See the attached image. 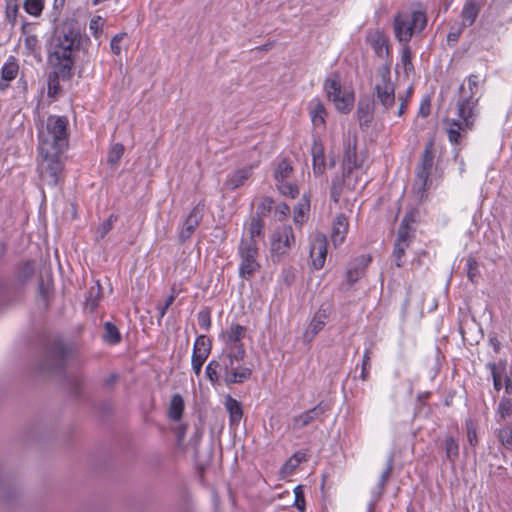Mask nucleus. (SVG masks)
Masks as SVG:
<instances>
[{
    "label": "nucleus",
    "mask_w": 512,
    "mask_h": 512,
    "mask_svg": "<svg viewBox=\"0 0 512 512\" xmlns=\"http://www.w3.org/2000/svg\"><path fill=\"white\" fill-rule=\"evenodd\" d=\"M207 358L208 356L192 353L191 365L196 376L201 374L202 366Z\"/></svg>",
    "instance_id": "obj_52"
},
{
    "label": "nucleus",
    "mask_w": 512,
    "mask_h": 512,
    "mask_svg": "<svg viewBox=\"0 0 512 512\" xmlns=\"http://www.w3.org/2000/svg\"><path fill=\"white\" fill-rule=\"evenodd\" d=\"M95 288L92 287L89 291V296L87 297L86 299V305L91 309V310H94L95 307L98 305V294H99V291H100V287L98 286L96 288V296L94 297L93 296V292H94Z\"/></svg>",
    "instance_id": "obj_59"
},
{
    "label": "nucleus",
    "mask_w": 512,
    "mask_h": 512,
    "mask_svg": "<svg viewBox=\"0 0 512 512\" xmlns=\"http://www.w3.org/2000/svg\"><path fill=\"white\" fill-rule=\"evenodd\" d=\"M428 188V181L415 179L413 183V192L419 201H422L425 198Z\"/></svg>",
    "instance_id": "obj_51"
},
{
    "label": "nucleus",
    "mask_w": 512,
    "mask_h": 512,
    "mask_svg": "<svg viewBox=\"0 0 512 512\" xmlns=\"http://www.w3.org/2000/svg\"><path fill=\"white\" fill-rule=\"evenodd\" d=\"M373 101L383 112H389L396 104L395 85L391 81L390 67L382 65L376 71Z\"/></svg>",
    "instance_id": "obj_7"
},
{
    "label": "nucleus",
    "mask_w": 512,
    "mask_h": 512,
    "mask_svg": "<svg viewBox=\"0 0 512 512\" xmlns=\"http://www.w3.org/2000/svg\"><path fill=\"white\" fill-rule=\"evenodd\" d=\"M279 192L284 196L295 198L299 194V189L295 184L287 181L277 182Z\"/></svg>",
    "instance_id": "obj_47"
},
{
    "label": "nucleus",
    "mask_w": 512,
    "mask_h": 512,
    "mask_svg": "<svg viewBox=\"0 0 512 512\" xmlns=\"http://www.w3.org/2000/svg\"><path fill=\"white\" fill-rule=\"evenodd\" d=\"M496 413L500 420H505L510 417L512 415V400L507 397H502L498 403Z\"/></svg>",
    "instance_id": "obj_43"
},
{
    "label": "nucleus",
    "mask_w": 512,
    "mask_h": 512,
    "mask_svg": "<svg viewBox=\"0 0 512 512\" xmlns=\"http://www.w3.org/2000/svg\"><path fill=\"white\" fill-rule=\"evenodd\" d=\"M264 221L260 217L253 216L248 226V238L244 240H251L253 244H257V239L264 236Z\"/></svg>",
    "instance_id": "obj_28"
},
{
    "label": "nucleus",
    "mask_w": 512,
    "mask_h": 512,
    "mask_svg": "<svg viewBox=\"0 0 512 512\" xmlns=\"http://www.w3.org/2000/svg\"><path fill=\"white\" fill-rule=\"evenodd\" d=\"M253 166L245 167L235 171L225 182V186L230 190H235L243 186L252 175Z\"/></svg>",
    "instance_id": "obj_24"
},
{
    "label": "nucleus",
    "mask_w": 512,
    "mask_h": 512,
    "mask_svg": "<svg viewBox=\"0 0 512 512\" xmlns=\"http://www.w3.org/2000/svg\"><path fill=\"white\" fill-rule=\"evenodd\" d=\"M24 10L31 16H40L43 8L44 1L43 0H25L23 4Z\"/></svg>",
    "instance_id": "obj_44"
},
{
    "label": "nucleus",
    "mask_w": 512,
    "mask_h": 512,
    "mask_svg": "<svg viewBox=\"0 0 512 512\" xmlns=\"http://www.w3.org/2000/svg\"><path fill=\"white\" fill-rule=\"evenodd\" d=\"M327 255V240L322 234L315 236L310 246V257L315 269H321L324 266Z\"/></svg>",
    "instance_id": "obj_16"
},
{
    "label": "nucleus",
    "mask_w": 512,
    "mask_h": 512,
    "mask_svg": "<svg viewBox=\"0 0 512 512\" xmlns=\"http://www.w3.org/2000/svg\"><path fill=\"white\" fill-rule=\"evenodd\" d=\"M394 468V455L391 453L389 454L387 460H386V466L383 472L380 475L376 491H374V494L379 498L382 493L384 492L385 486L388 482V480L391 477L392 471Z\"/></svg>",
    "instance_id": "obj_26"
},
{
    "label": "nucleus",
    "mask_w": 512,
    "mask_h": 512,
    "mask_svg": "<svg viewBox=\"0 0 512 512\" xmlns=\"http://www.w3.org/2000/svg\"><path fill=\"white\" fill-rule=\"evenodd\" d=\"M378 107L373 100L361 98L358 102L357 117L360 127H368L373 119V112Z\"/></svg>",
    "instance_id": "obj_21"
},
{
    "label": "nucleus",
    "mask_w": 512,
    "mask_h": 512,
    "mask_svg": "<svg viewBox=\"0 0 512 512\" xmlns=\"http://www.w3.org/2000/svg\"><path fill=\"white\" fill-rule=\"evenodd\" d=\"M398 100H399V105H398L396 115L398 117H401L407 109L408 101L406 98H403L401 96H399Z\"/></svg>",
    "instance_id": "obj_63"
},
{
    "label": "nucleus",
    "mask_w": 512,
    "mask_h": 512,
    "mask_svg": "<svg viewBox=\"0 0 512 512\" xmlns=\"http://www.w3.org/2000/svg\"><path fill=\"white\" fill-rule=\"evenodd\" d=\"M433 161V141H429L425 145L424 151L421 155L420 162L417 165V167L431 171L433 167Z\"/></svg>",
    "instance_id": "obj_35"
},
{
    "label": "nucleus",
    "mask_w": 512,
    "mask_h": 512,
    "mask_svg": "<svg viewBox=\"0 0 512 512\" xmlns=\"http://www.w3.org/2000/svg\"><path fill=\"white\" fill-rule=\"evenodd\" d=\"M357 138L348 137L345 142V150L343 153V177H350L351 173L355 169H359L362 166V161L359 160L357 155Z\"/></svg>",
    "instance_id": "obj_14"
},
{
    "label": "nucleus",
    "mask_w": 512,
    "mask_h": 512,
    "mask_svg": "<svg viewBox=\"0 0 512 512\" xmlns=\"http://www.w3.org/2000/svg\"><path fill=\"white\" fill-rule=\"evenodd\" d=\"M480 11L479 5L474 1H468L465 3L462 9V20L464 26H471L476 20Z\"/></svg>",
    "instance_id": "obj_30"
},
{
    "label": "nucleus",
    "mask_w": 512,
    "mask_h": 512,
    "mask_svg": "<svg viewBox=\"0 0 512 512\" xmlns=\"http://www.w3.org/2000/svg\"><path fill=\"white\" fill-rule=\"evenodd\" d=\"M402 52H401V62L404 67L405 72L408 74L413 70V64H412V55L411 50L408 44H401Z\"/></svg>",
    "instance_id": "obj_48"
},
{
    "label": "nucleus",
    "mask_w": 512,
    "mask_h": 512,
    "mask_svg": "<svg viewBox=\"0 0 512 512\" xmlns=\"http://www.w3.org/2000/svg\"><path fill=\"white\" fill-rule=\"evenodd\" d=\"M184 411V400L180 394H174L168 408V417L173 421H179Z\"/></svg>",
    "instance_id": "obj_29"
},
{
    "label": "nucleus",
    "mask_w": 512,
    "mask_h": 512,
    "mask_svg": "<svg viewBox=\"0 0 512 512\" xmlns=\"http://www.w3.org/2000/svg\"><path fill=\"white\" fill-rule=\"evenodd\" d=\"M258 246L253 244L251 240H240L238 246V255L240 257L239 276L244 279H249L259 268L257 262Z\"/></svg>",
    "instance_id": "obj_10"
},
{
    "label": "nucleus",
    "mask_w": 512,
    "mask_h": 512,
    "mask_svg": "<svg viewBox=\"0 0 512 512\" xmlns=\"http://www.w3.org/2000/svg\"><path fill=\"white\" fill-rule=\"evenodd\" d=\"M104 334L102 339L110 345H116L121 341V334L119 329L111 322L104 323Z\"/></svg>",
    "instance_id": "obj_33"
},
{
    "label": "nucleus",
    "mask_w": 512,
    "mask_h": 512,
    "mask_svg": "<svg viewBox=\"0 0 512 512\" xmlns=\"http://www.w3.org/2000/svg\"><path fill=\"white\" fill-rule=\"evenodd\" d=\"M210 352H211L210 340L204 335L198 336L196 338L194 346H193V353L204 355V356H209Z\"/></svg>",
    "instance_id": "obj_38"
},
{
    "label": "nucleus",
    "mask_w": 512,
    "mask_h": 512,
    "mask_svg": "<svg viewBox=\"0 0 512 512\" xmlns=\"http://www.w3.org/2000/svg\"><path fill=\"white\" fill-rule=\"evenodd\" d=\"M466 274L473 284L478 283L480 277L479 263L473 257H469L466 261Z\"/></svg>",
    "instance_id": "obj_40"
},
{
    "label": "nucleus",
    "mask_w": 512,
    "mask_h": 512,
    "mask_svg": "<svg viewBox=\"0 0 512 512\" xmlns=\"http://www.w3.org/2000/svg\"><path fill=\"white\" fill-rule=\"evenodd\" d=\"M304 455L300 453H295L289 460L285 463L283 469L285 470H294L303 460Z\"/></svg>",
    "instance_id": "obj_56"
},
{
    "label": "nucleus",
    "mask_w": 512,
    "mask_h": 512,
    "mask_svg": "<svg viewBox=\"0 0 512 512\" xmlns=\"http://www.w3.org/2000/svg\"><path fill=\"white\" fill-rule=\"evenodd\" d=\"M19 12V5L16 0L6 1L5 18L11 26H15L17 22V15Z\"/></svg>",
    "instance_id": "obj_42"
},
{
    "label": "nucleus",
    "mask_w": 512,
    "mask_h": 512,
    "mask_svg": "<svg viewBox=\"0 0 512 512\" xmlns=\"http://www.w3.org/2000/svg\"><path fill=\"white\" fill-rule=\"evenodd\" d=\"M313 171L315 174H322L325 168V157L323 147L314 144L312 147Z\"/></svg>",
    "instance_id": "obj_32"
},
{
    "label": "nucleus",
    "mask_w": 512,
    "mask_h": 512,
    "mask_svg": "<svg viewBox=\"0 0 512 512\" xmlns=\"http://www.w3.org/2000/svg\"><path fill=\"white\" fill-rule=\"evenodd\" d=\"M293 505L301 512L305 510L304 494L300 486L294 489Z\"/></svg>",
    "instance_id": "obj_54"
},
{
    "label": "nucleus",
    "mask_w": 512,
    "mask_h": 512,
    "mask_svg": "<svg viewBox=\"0 0 512 512\" xmlns=\"http://www.w3.org/2000/svg\"><path fill=\"white\" fill-rule=\"evenodd\" d=\"M309 111L314 126L324 125L327 112L323 103L318 98H314L309 102Z\"/></svg>",
    "instance_id": "obj_25"
},
{
    "label": "nucleus",
    "mask_w": 512,
    "mask_h": 512,
    "mask_svg": "<svg viewBox=\"0 0 512 512\" xmlns=\"http://www.w3.org/2000/svg\"><path fill=\"white\" fill-rule=\"evenodd\" d=\"M349 223L347 217L340 213L336 215L332 224L331 240L335 247L340 246L348 233Z\"/></svg>",
    "instance_id": "obj_19"
},
{
    "label": "nucleus",
    "mask_w": 512,
    "mask_h": 512,
    "mask_svg": "<svg viewBox=\"0 0 512 512\" xmlns=\"http://www.w3.org/2000/svg\"><path fill=\"white\" fill-rule=\"evenodd\" d=\"M292 172H293V167H292L291 163L287 159H282L278 163V165L274 171V178H275L276 182L286 181V179H288L290 177Z\"/></svg>",
    "instance_id": "obj_36"
},
{
    "label": "nucleus",
    "mask_w": 512,
    "mask_h": 512,
    "mask_svg": "<svg viewBox=\"0 0 512 512\" xmlns=\"http://www.w3.org/2000/svg\"><path fill=\"white\" fill-rule=\"evenodd\" d=\"M124 150V146L121 143L114 144L108 152V164L112 166L117 165L124 154Z\"/></svg>",
    "instance_id": "obj_46"
},
{
    "label": "nucleus",
    "mask_w": 512,
    "mask_h": 512,
    "mask_svg": "<svg viewBox=\"0 0 512 512\" xmlns=\"http://www.w3.org/2000/svg\"><path fill=\"white\" fill-rule=\"evenodd\" d=\"M19 65L13 56H10L1 68V78L7 82L16 78Z\"/></svg>",
    "instance_id": "obj_31"
},
{
    "label": "nucleus",
    "mask_w": 512,
    "mask_h": 512,
    "mask_svg": "<svg viewBox=\"0 0 512 512\" xmlns=\"http://www.w3.org/2000/svg\"><path fill=\"white\" fill-rule=\"evenodd\" d=\"M74 353L73 346L55 341L46 350L44 359L39 364V370L43 373L60 374L64 371L66 361L73 357Z\"/></svg>",
    "instance_id": "obj_8"
},
{
    "label": "nucleus",
    "mask_w": 512,
    "mask_h": 512,
    "mask_svg": "<svg viewBox=\"0 0 512 512\" xmlns=\"http://www.w3.org/2000/svg\"><path fill=\"white\" fill-rule=\"evenodd\" d=\"M367 42L378 57L388 58L390 56L389 42L382 31H370L367 35Z\"/></svg>",
    "instance_id": "obj_17"
},
{
    "label": "nucleus",
    "mask_w": 512,
    "mask_h": 512,
    "mask_svg": "<svg viewBox=\"0 0 512 512\" xmlns=\"http://www.w3.org/2000/svg\"><path fill=\"white\" fill-rule=\"evenodd\" d=\"M480 78L476 74H470L467 77L468 89L465 87L464 83L459 87V99L457 101V105L463 100H474L475 101V110L478 111L477 106L479 102V96H476L478 86H479Z\"/></svg>",
    "instance_id": "obj_20"
},
{
    "label": "nucleus",
    "mask_w": 512,
    "mask_h": 512,
    "mask_svg": "<svg viewBox=\"0 0 512 512\" xmlns=\"http://www.w3.org/2000/svg\"><path fill=\"white\" fill-rule=\"evenodd\" d=\"M409 222L410 218L408 216H405L402 219L397 231V238L394 243L395 247L402 249L404 252L410 246L412 239L414 238Z\"/></svg>",
    "instance_id": "obj_22"
},
{
    "label": "nucleus",
    "mask_w": 512,
    "mask_h": 512,
    "mask_svg": "<svg viewBox=\"0 0 512 512\" xmlns=\"http://www.w3.org/2000/svg\"><path fill=\"white\" fill-rule=\"evenodd\" d=\"M444 449L446 459L450 463H455L459 456V444L453 436H448L444 440Z\"/></svg>",
    "instance_id": "obj_34"
},
{
    "label": "nucleus",
    "mask_w": 512,
    "mask_h": 512,
    "mask_svg": "<svg viewBox=\"0 0 512 512\" xmlns=\"http://www.w3.org/2000/svg\"><path fill=\"white\" fill-rule=\"evenodd\" d=\"M225 408L229 414V422L231 426H237L243 416V407L241 402L233 398L231 395L225 396Z\"/></svg>",
    "instance_id": "obj_23"
},
{
    "label": "nucleus",
    "mask_w": 512,
    "mask_h": 512,
    "mask_svg": "<svg viewBox=\"0 0 512 512\" xmlns=\"http://www.w3.org/2000/svg\"><path fill=\"white\" fill-rule=\"evenodd\" d=\"M370 350L367 349L364 352L363 359H362V371H361V379L363 381H366L369 375V369H370Z\"/></svg>",
    "instance_id": "obj_55"
},
{
    "label": "nucleus",
    "mask_w": 512,
    "mask_h": 512,
    "mask_svg": "<svg viewBox=\"0 0 512 512\" xmlns=\"http://www.w3.org/2000/svg\"><path fill=\"white\" fill-rule=\"evenodd\" d=\"M310 205L307 199L303 198L302 202L294 209L293 219L296 224H302L305 221V216L309 211Z\"/></svg>",
    "instance_id": "obj_45"
},
{
    "label": "nucleus",
    "mask_w": 512,
    "mask_h": 512,
    "mask_svg": "<svg viewBox=\"0 0 512 512\" xmlns=\"http://www.w3.org/2000/svg\"><path fill=\"white\" fill-rule=\"evenodd\" d=\"M80 33L71 28L59 32L49 55L53 72L48 76V96L56 99L61 93L59 80H69L73 76L75 52L80 46Z\"/></svg>",
    "instance_id": "obj_1"
},
{
    "label": "nucleus",
    "mask_w": 512,
    "mask_h": 512,
    "mask_svg": "<svg viewBox=\"0 0 512 512\" xmlns=\"http://www.w3.org/2000/svg\"><path fill=\"white\" fill-rule=\"evenodd\" d=\"M324 89L328 99L334 103L339 112L348 113L351 111L354 95L352 92L342 90L338 74H334L325 80Z\"/></svg>",
    "instance_id": "obj_9"
},
{
    "label": "nucleus",
    "mask_w": 512,
    "mask_h": 512,
    "mask_svg": "<svg viewBox=\"0 0 512 512\" xmlns=\"http://www.w3.org/2000/svg\"><path fill=\"white\" fill-rule=\"evenodd\" d=\"M486 367L490 370L491 376L493 379L494 389L499 392L502 388V375L504 372V367H499L493 362H489Z\"/></svg>",
    "instance_id": "obj_41"
},
{
    "label": "nucleus",
    "mask_w": 512,
    "mask_h": 512,
    "mask_svg": "<svg viewBox=\"0 0 512 512\" xmlns=\"http://www.w3.org/2000/svg\"><path fill=\"white\" fill-rule=\"evenodd\" d=\"M393 258L395 265L400 268L405 263V252L402 249L394 246Z\"/></svg>",
    "instance_id": "obj_60"
},
{
    "label": "nucleus",
    "mask_w": 512,
    "mask_h": 512,
    "mask_svg": "<svg viewBox=\"0 0 512 512\" xmlns=\"http://www.w3.org/2000/svg\"><path fill=\"white\" fill-rule=\"evenodd\" d=\"M22 494L18 487H8L0 490V503L6 506H14L21 501Z\"/></svg>",
    "instance_id": "obj_27"
},
{
    "label": "nucleus",
    "mask_w": 512,
    "mask_h": 512,
    "mask_svg": "<svg viewBox=\"0 0 512 512\" xmlns=\"http://www.w3.org/2000/svg\"><path fill=\"white\" fill-rule=\"evenodd\" d=\"M68 119L65 116L50 115L38 128V148L45 154L63 153L69 147Z\"/></svg>",
    "instance_id": "obj_3"
},
{
    "label": "nucleus",
    "mask_w": 512,
    "mask_h": 512,
    "mask_svg": "<svg viewBox=\"0 0 512 512\" xmlns=\"http://www.w3.org/2000/svg\"><path fill=\"white\" fill-rule=\"evenodd\" d=\"M124 36H125V34H117L111 39L110 47H111V51L113 54L120 55V53H121L120 43Z\"/></svg>",
    "instance_id": "obj_58"
},
{
    "label": "nucleus",
    "mask_w": 512,
    "mask_h": 512,
    "mask_svg": "<svg viewBox=\"0 0 512 512\" xmlns=\"http://www.w3.org/2000/svg\"><path fill=\"white\" fill-rule=\"evenodd\" d=\"M459 119L446 120V133L452 144H460L467 132L474 127L478 111L475 110V101L463 99L458 105Z\"/></svg>",
    "instance_id": "obj_4"
},
{
    "label": "nucleus",
    "mask_w": 512,
    "mask_h": 512,
    "mask_svg": "<svg viewBox=\"0 0 512 512\" xmlns=\"http://www.w3.org/2000/svg\"><path fill=\"white\" fill-rule=\"evenodd\" d=\"M467 439L469 444L473 447L478 443L476 428L471 421L467 422Z\"/></svg>",
    "instance_id": "obj_57"
},
{
    "label": "nucleus",
    "mask_w": 512,
    "mask_h": 512,
    "mask_svg": "<svg viewBox=\"0 0 512 512\" xmlns=\"http://www.w3.org/2000/svg\"><path fill=\"white\" fill-rule=\"evenodd\" d=\"M272 205H273V200L269 197H265L261 200V202L258 204V207H257V213L255 215V217H260L261 219H263V217L267 216L271 209H272Z\"/></svg>",
    "instance_id": "obj_50"
},
{
    "label": "nucleus",
    "mask_w": 512,
    "mask_h": 512,
    "mask_svg": "<svg viewBox=\"0 0 512 512\" xmlns=\"http://www.w3.org/2000/svg\"><path fill=\"white\" fill-rule=\"evenodd\" d=\"M363 275L362 269L352 268L347 271V281L349 284L355 283Z\"/></svg>",
    "instance_id": "obj_61"
},
{
    "label": "nucleus",
    "mask_w": 512,
    "mask_h": 512,
    "mask_svg": "<svg viewBox=\"0 0 512 512\" xmlns=\"http://www.w3.org/2000/svg\"><path fill=\"white\" fill-rule=\"evenodd\" d=\"M246 333V327L238 323H232L224 332H222L220 336L224 344L222 350L236 354L246 355L245 346L242 342V340L246 336Z\"/></svg>",
    "instance_id": "obj_11"
},
{
    "label": "nucleus",
    "mask_w": 512,
    "mask_h": 512,
    "mask_svg": "<svg viewBox=\"0 0 512 512\" xmlns=\"http://www.w3.org/2000/svg\"><path fill=\"white\" fill-rule=\"evenodd\" d=\"M244 357L242 354L222 350L206 366V377L213 386L244 383L252 375V369L243 364Z\"/></svg>",
    "instance_id": "obj_2"
},
{
    "label": "nucleus",
    "mask_w": 512,
    "mask_h": 512,
    "mask_svg": "<svg viewBox=\"0 0 512 512\" xmlns=\"http://www.w3.org/2000/svg\"><path fill=\"white\" fill-rule=\"evenodd\" d=\"M328 319V313L322 307L314 314L309 326L307 327L303 339L305 342H311L315 336L324 328Z\"/></svg>",
    "instance_id": "obj_18"
},
{
    "label": "nucleus",
    "mask_w": 512,
    "mask_h": 512,
    "mask_svg": "<svg viewBox=\"0 0 512 512\" xmlns=\"http://www.w3.org/2000/svg\"><path fill=\"white\" fill-rule=\"evenodd\" d=\"M34 274V267L31 263L27 262L21 267L20 277L22 280L29 279Z\"/></svg>",
    "instance_id": "obj_62"
},
{
    "label": "nucleus",
    "mask_w": 512,
    "mask_h": 512,
    "mask_svg": "<svg viewBox=\"0 0 512 512\" xmlns=\"http://www.w3.org/2000/svg\"><path fill=\"white\" fill-rule=\"evenodd\" d=\"M350 177H336L332 180L331 188H330V197L331 199L337 203L341 197L342 189L344 183L350 186L349 182H346Z\"/></svg>",
    "instance_id": "obj_37"
},
{
    "label": "nucleus",
    "mask_w": 512,
    "mask_h": 512,
    "mask_svg": "<svg viewBox=\"0 0 512 512\" xmlns=\"http://www.w3.org/2000/svg\"><path fill=\"white\" fill-rule=\"evenodd\" d=\"M118 216L115 214H111L106 221L100 224L96 230V240L100 241L105 238V236L111 231L114 224L116 223Z\"/></svg>",
    "instance_id": "obj_39"
},
{
    "label": "nucleus",
    "mask_w": 512,
    "mask_h": 512,
    "mask_svg": "<svg viewBox=\"0 0 512 512\" xmlns=\"http://www.w3.org/2000/svg\"><path fill=\"white\" fill-rule=\"evenodd\" d=\"M497 437L501 444L506 448L512 449V428L511 427H503L499 429Z\"/></svg>",
    "instance_id": "obj_49"
},
{
    "label": "nucleus",
    "mask_w": 512,
    "mask_h": 512,
    "mask_svg": "<svg viewBox=\"0 0 512 512\" xmlns=\"http://www.w3.org/2000/svg\"><path fill=\"white\" fill-rule=\"evenodd\" d=\"M430 174H431V171L416 167V178L415 179L428 181Z\"/></svg>",
    "instance_id": "obj_64"
},
{
    "label": "nucleus",
    "mask_w": 512,
    "mask_h": 512,
    "mask_svg": "<svg viewBox=\"0 0 512 512\" xmlns=\"http://www.w3.org/2000/svg\"><path fill=\"white\" fill-rule=\"evenodd\" d=\"M64 167L63 153L45 154L38 150L37 171L42 185L55 187L63 177Z\"/></svg>",
    "instance_id": "obj_6"
},
{
    "label": "nucleus",
    "mask_w": 512,
    "mask_h": 512,
    "mask_svg": "<svg viewBox=\"0 0 512 512\" xmlns=\"http://www.w3.org/2000/svg\"><path fill=\"white\" fill-rule=\"evenodd\" d=\"M328 409L329 405L321 401L313 408L301 413L300 415L294 416L292 418L290 428L292 430H301L313 423L315 420L320 419Z\"/></svg>",
    "instance_id": "obj_13"
},
{
    "label": "nucleus",
    "mask_w": 512,
    "mask_h": 512,
    "mask_svg": "<svg viewBox=\"0 0 512 512\" xmlns=\"http://www.w3.org/2000/svg\"><path fill=\"white\" fill-rule=\"evenodd\" d=\"M427 25V16L423 9L401 11L394 16L393 30L400 44H408L412 36L421 33Z\"/></svg>",
    "instance_id": "obj_5"
},
{
    "label": "nucleus",
    "mask_w": 512,
    "mask_h": 512,
    "mask_svg": "<svg viewBox=\"0 0 512 512\" xmlns=\"http://www.w3.org/2000/svg\"><path fill=\"white\" fill-rule=\"evenodd\" d=\"M197 321L200 328L203 330H209L211 327V316L208 310L199 311L197 314Z\"/></svg>",
    "instance_id": "obj_53"
},
{
    "label": "nucleus",
    "mask_w": 512,
    "mask_h": 512,
    "mask_svg": "<svg viewBox=\"0 0 512 512\" xmlns=\"http://www.w3.org/2000/svg\"><path fill=\"white\" fill-rule=\"evenodd\" d=\"M295 238L290 226L277 229L272 236L271 251L274 255L282 256L288 252Z\"/></svg>",
    "instance_id": "obj_12"
},
{
    "label": "nucleus",
    "mask_w": 512,
    "mask_h": 512,
    "mask_svg": "<svg viewBox=\"0 0 512 512\" xmlns=\"http://www.w3.org/2000/svg\"><path fill=\"white\" fill-rule=\"evenodd\" d=\"M204 215V204L198 203L193 207L188 216L186 217L183 226L179 233V241L181 243L186 242L195 232L199 226Z\"/></svg>",
    "instance_id": "obj_15"
}]
</instances>
